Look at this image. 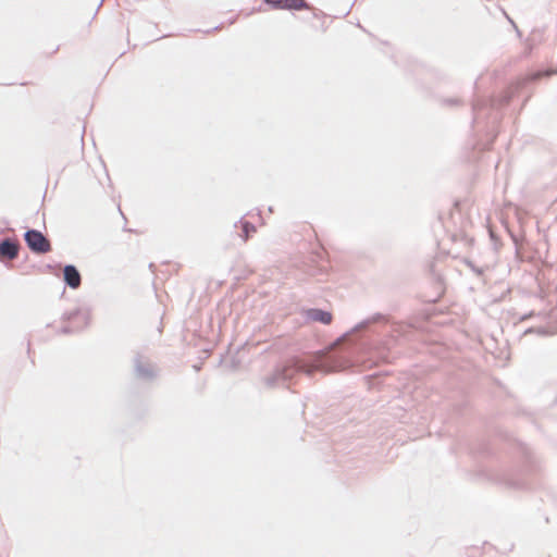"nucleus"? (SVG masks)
I'll return each mask as SVG.
<instances>
[{
    "mask_svg": "<svg viewBox=\"0 0 557 557\" xmlns=\"http://www.w3.org/2000/svg\"><path fill=\"white\" fill-rule=\"evenodd\" d=\"M24 240L32 252L47 253L51 250L49 239L38 230L29 228L24 234Z\"/></svg>",
    "mask_w": 557,
    "mask_h": 557,
    "instance_id": "obj_1",
    "label": "nucleus"
},
{
    "mask_svg": "<svg viewBox=\"0 0 557 557\" xmlns=\"http://www.w3.org/2000/svg\"><path fill=\"white\" fill-rule=\"evenodd\" d=\"M66 320L71 322L70 326H64L62 333L70 334L82 330L88 324V313L86 311L76 310L71 312Z\"/></svg>",
    "mask_w": 557,
    "mask_h": 557,
    "instance_id": "obj_2",
    "label": "nucleus"
},
{
    "mask_svg": "<svg viewBox=\"0 0 557 557\" xmlns=\"http://www.w3.org/2000/svg\"><path fill=\"white\" fill-rule=\"evenodd\" d=\"M21 245L16 239L4 238L0 242V261L14 260L18 256Z\"/></svg>",
    "mask_w": 557,
    "mask_h": 557,
    "instance_id": "obj_3",
    "label": "nucleus"
},
{
    "mask_svg": "<svg viewBox=\"0 0 557 557\" xmlns=\"http://www.w3.org/2000/svg\"><path fill=\"white\" fill-rule=\"evenodd\" d=\"M274 10H308L309 4L305 0H264Z\"/></svg>",
    "mask_w": 557,
    "mask_h": 557,
    "instance_id": "obj_4",
    "label": "nucleus"
},
{
    "mask_svg": "<svg viewBox=\"0 0 557 557\" xmlns=\"http://www.w3.org/2000/svg\"><path fill=\"white\" fill-rule=\"evenodd\" d=\"M63 280L65 284L73 289L78 288L82 283L81 273L73 264H66L63 268Z\"/></svg>",
    "mask_w": 557,
    "mask_h": 557,
    "instance_id": "obj_5",
    "label": "nucleus"
},
{
    "mask_svg": "<svg viewBox=\"0 0 557 557\" xmlns=\"http://www.w3.org/2000/svg\"><path fill=\"white\" fill-rule=\"evenodd\" d=\"M136 373L139 377L150 379L153 376L152 368L149 363H143L140 358H137L135 361Z\"/></svg>",
    "mask_w": 557,
    "mask_h": 557,
    "instance_id": "obj_6",
    "label": "nucleus"
},
{
    "mask_svg": "<svg viewBox=\"0 0 557 557\" xmlns=\"http://www.w3.org/2000/svg\"><path fill=\"white\" fill-rule=\"evenodd\" d=\"M308 315L311 320L321 322L323 324H330L332 322V314L327 311L313 309L309 311Z\"/></svg>",
    "mask_w": 557,
    "mask_h": 557,
    "instance_id": "obj_7",
    "label": "nucleus"
},
{
    "mask_svg": "<svg viewBox=\"0 0 557 557\" xmlns=\"http://www.w3.org/2000/svg\"><path fill=\"white\" fill-rule=\"evenodd\" d=\"M256 227L250 224L249 222L243 223V233H244V239L247 240L250 233H255Z\"/></svg>",
    "mask_w": 557,
    "mask_h": 557,
    "instance_id": "obj_8",
    "label": "nucleus"
},
{
    "mask_svg": "<svg viewBox=\"0 0 557 557\" xmlns=\"http://www.w3.org/2000/svg\"><path fill=\"white\" fill-rule=\"evenodd\" d=\"M194 368H195L196 371H198L200 369V367L197 366V364H195Z\"/></svg>",
    "mask_w": 557,
    "mask_h": 557,
    "instance_id": "obj_9",
    "label": "nucleus"
},
{
    "mask_svg": "<svg viewBox=\"0 0 557 557\" xmlns=\"http://www.w3.org/2000/svg\"><path fill=\"white\" fill-rule=\"evenodd\" d=\"M540 74H536L532 77V79L539 78Z\"/></svg>",
    "mask_w": 557,
    "mask_h": 557,
    "instance_id": "obj_10",
    "label": "nucleus"
}]
</instances>
